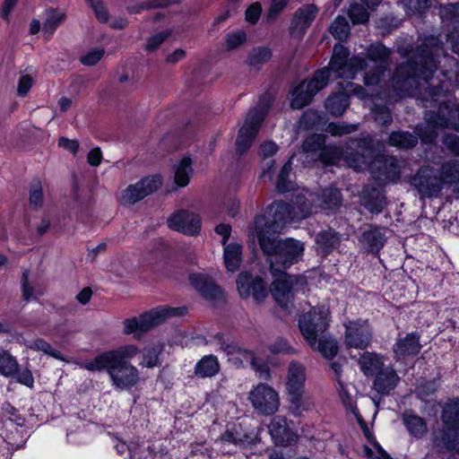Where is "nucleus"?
<instances>
[{
    "label": "nucleus",
    "instance_id": "79ce46f5",
    "mask_svg": "<svg viewBox=\"0 0 459 459\" xmlns=\"http://www.w3.org/2000/svg\"><path fill=\"white\" fill-rule=\"evenodd\" d=\"M272 57V51L267 47H258L253 48L247 56V64L250 67L259 69L267 63Z\"/></svg>",
    "mask_w": 459,
    "mask_h": 459
},
{
    "label": "nucleus",
    "instance_id": "37998d69",
    "mask_svg": "<svg viewBox=\"0 0 459 459\" xmlns=\"http://www.w3.org/2000/svg\"><path fill=\"white\" fill-rule=\"evenodd\" d=\"M18 362L16 359L8 351H0V374L11 377L17 373Z\"/></svg>",
    "mask_w": 459,
    "mask_h": 459
},
{
    "label": "nucleus",
    "instance_id": "4468645a",
    "mask_svg": "<svg viewBox=\"0 0 459 459\" xmlns=\"http://www.w3.org/2000/svg\"><path fill=\"white\" fill-rule=\"evenodd\" d=\"M344 343L347 348L367 349L372 340L373 329L368 320H349L344 323Z\"/></svg>",
    "mask_w": 459,
    "mask_h": 459
},
{
    "label": "nucleus",
    "instance_id": "e433bc0d",
    "mask_svg": "<svg viewBox=\"0 0 459 459\" xmlns=\"http://www.w3.org/2000/svg\"><path fill=\"white\" fill-rule=\"evenodd\" d=\"M388 143L399 149H411L418 143V137L405 131L392 132L388 137Z\"/></svg>",
    "mask_w": 459,
    "mask_h": 459
},
{
    "label": "nucleus",
    "instance_id": "c03bdc74",
    "mask_svg": "<svg viewBox=\"0 0 459 459\" xmlns=\"http://www.w3.org/2000/svg\"><path fill=\"white\" fill-rule=\"evenodd\" d=\"M325 143V136L324 134H315L305 139L301 150L304 153L312 154V159H314V155L317 157V154L324 148Z\"/></svg>",
    "mask_w": 459,
    "mask_h": 459
},
{
    "label": "nucleus",
    "instance_id": "4d7b16f0",
    "mask_svg": "<svg viewBox=\"0 0 459 459\" xmlns=\"http://www.w3.org/2000/svg\"><path fill=\"white\" fill-rule=\"evenodd\" d=\"M440 16L443 20L459 22V3L447 4L441 6Z\"/></svg>",
    "mask_w": 459,
    "mask_h": 459
},
{
    "label": "nucleus",
    "instance_id": "e2e57ef3",
    "mask_svg": "<svg viewBox=\"0 0 459 459\" xmlns=\"http://www.w3.org/2000/svg\"><path fill=\"white\" fill-rule=\"evenodd\" d=\"M85 2L94 10L96 17L100 22H106L108 21V12L101 0H85Z\"/></svg>",
    "mask_w": 459,
    "mask_h": 459
},
{
    "label": "nucleus",
    "instance_id": "f704fd0d",
    "mask_svg": "<svg viewBox=\"0 0 459 459\" xmlns=\"http://www.w3.org/2000/svg\"><path fill=\"white\" fill-rule=\"evenodd\" d=\"M223 256L227 270L236 272L242 262V247L237 243L225 245Z\"/></svg>",
    "mask_w": 459,
    "mask_h": 459
},
{
    "label": "nucleus",
    "instance_id": "6e6d98bb",
    "mask_svg": "<svg viewBox=\"0 0 459 459\" xmlns=\"http://www.w3.org/2000/svg\"><path fill=\"white\" fill-rule=\"evenodd\" d=\"M372 112L376 122L381 126H388L393 121L391 112L385 106L375 105Z\"/></svg>",
    "mask_w": 459,
    "mask_h": 459
},
{
    "label": "nucleus",
    "instance_id": "3c124183",
    "mask_svg": "<svg viewBox=\"0 0 459 459\" xmlns=\"http://www.w3.org/2000/svg\"><path fill=\"white\" fill-rule=\"evenodd\" d=\"M1 413L3 417L15 423L17 426L22 427L24 425V418L20 414L19 411L9 402H4L2 403Z\"/></svg>",
    "mask_w": 459,
    "mask_h": 459
},
{
    "label": "nucleus",
    "instance_id": "1a4fd4ad",
    "mask_svg": "<svg viewBox=\"0 0 459 459\" xmlns=\"http://www.w3.org/2000/svg\"><path fill=\"white\" fill-rule=\"evenodd\" d=\"M270 271L273 277L271 293L281 307L288 308L294 292L306 285V279L302 276L287 274L282 270Z\"/></svg>",
    "mask_w": 459,
    "mask_h": 459
},
{
    "label": "nucleus",
    "instance_id": "5fc2aeb1",
    "mask_svg": "<svg viewBox=\"0 0 459 459\" xmlns=\"http://www.w3.org/2000/svg\"><path fill=\"white\" fill-rule=\"evenodd\" d=\"M29 347L31 350L34 351H40L44 353L55 358V359H61V353L59 351L54 349L50 343L46 342L43 339H37L31 342V344L29 345Z\"/></svg>",
    "mask_w": 459,
    "mask_h": 459
},
{
    "label": "nucleus",
    "instance_id": "774afa93",
    "mask_svg": "<svg viewBox=\"0 0 459 459\" xmlns=\"http://www.w3.org/2000/svg\"><path fill=\"white\" fill-rule=\"evenodd\" d=\"M262 7L259 3L251 4L246 11V20L251 23H255L260 17Z\"/></svg>",
    "mask_w": 459,
    "mask_h": 459
},
{
    "label": "nucleus",
    "instance_id": "4c0bfd02",
    "mask_svg": "<svg viewBox=\"0 0 459 459\" xmlns=\"http://www.w3.org/2000/svg\"><path fill=\"white\" fill-rule=\"evenodd\" d=\"M221 441L235 446H246L251 444L252 437L247 433H244L240 427L233 426L231 429H227L222 434Z\"/></svg>",
    "mask_w": 459,
    "mask_h": 459
},
{
    "label": "nucleus",
    "instance_id": "4be33fe9",
    "mask_svg": "<svg viewBox=\"0 0 459 459\" xmlns=\"http://www.w3.org/2000/svg\"><path fill=\"white\" fill-rule=\"evenodd\" d=\"M421 349L420 334L417 333H407L403 338H398L393 346V351L397 360L408 356L417 355Z\"/></svg>",
    "mask_w": 459,
    "mask_h": 459
},
{
    "label": "nucleus",
    "instance_id": "bf43d9fd",
    "mask_svg": "<svg viewBox=\"0 0 459 459\" xmlns=\"http://www.w3.org/2000/svg\"><path fill=\"white\" fill-rule=\"evenodd\" d=\"M104 49L98 48L90 50L85 55L80 57V61L84 65H96L103 56Z\"/></svg>",
    "mask_w": 459,
    "mask_h": 459
},
{
    "label": "nucleus",
    "instance_id": "0eeeda50",
    "mask_svg": "<svg viewBox=\"0 0 459 459\" xmlns=\"http://www.w3.org/2000/svg\"><path fill=\"white\" fill-rule=\"evenodd\" d=\"M442 427L438 431L439 443L446 450H455L459 446V398L447 400L441 411Z\"/></svg>",
    "mask_w": 459,
    "mask_h": 459
},
{
    "label": "nucleus",
    "instance_id": "8fccbe9b",
    "mask_svg": "<svg viewBox=\"0 0 459 459\" xmlns=\"http://www.w3.org/2000/svg\"><path fill=\"white\" fill-rule=\"evenodd\" d=\"M358 130L357 124H348L345 122H331L326 126V131L333 136H342Z\"/></svg>",
    "mask_w": 459,
    "mask_h": 459
},
{
    "label": "nucleus",
    "instance_id": "9d476101",
    "mask_svg": "<svg viewBox=\"0 0 459 459\" xmlns=\"http://www.w3.org/2000/svg\"><path fill=\"white\" fill-rule=\"evenodd\" d=\"M410 184L421 198L436 197L443 189L437 169L429 165L421 166L411 178Z\"/></svg>",
    "mask_w": 459,
    "mask_h": 459
},
{
    "label": "nucleus",
    "instance_id": "b1692460",
    "mask_svg": "<svg viewBox=\"0 0 459 459\" xmlns=\"http://www.w3.org/2000/svg\"><path fill=\"white\" fill-rule=\"evenodd\" d=\"M385 236L382 230L372 225L364 230L359 238L360 245L368 252H378L385 242Z\"/></svg>",
    "mask_w": 459,
    "mask_h": 459
},
{
    "label": "nucleus",
    "instance_id": "aec40b11",
    "mask_svg": "<svg viewBox=\"0 0 459 459\" xmlns=\"http://www.w3.org/2000/svg\"><path fill=\"white\" fill-rule=\"evenodd\" d=\"M269 433L276 445L289 446L296 441V435L288 427L286 419L275 416L269 426Z\"/></svg>",
    "mask_w": 459,
    "mask_h": 459
},
{
    "label": "nucleus",
    "instance_id": "9b49d317",
    "mask_svg": "<svg viewBox=\"0 0 459 459\" xmlns=\"http://www.w3.org/2000/svg\"><path fill=\"white\" fill-rule=\"evenodd\" d=\"M369 172L380 184L396 183L401 178L402 163L394 156L377 155L370 162Z\"/></svg>",
    "mask_w": 459,
    "mask_h": 459
},
{
    "label": "nucleus",
    "instance_id": "72a5a7b5",
    "mask_svg": "<svg viewBox=\"0 0 459 459\" xmlns=\"http://www.w3.org/2000/svg\"><path fill=\"white\" fill-rule=\"evenodd\" d=\"M350 105L349 95L343 92L335 93L329 96L325 107L326 110L334 117H341Z\"/></svg>",
    "mask_w": 459,
    "mask_h": 459
},
{
    "label": "nucleus",
    "instance_id": "423d86ee",
    "mask_svg": "<svg viewBox=\"0 0 459 459\" xmlns=\"http://www.w3.org/2000/svg\"><path fill=\"white\" fill-rule=\"evenodd\" d=\"M272 102L271 95L265 93L260 97L257 106L248 111L236 140V150L239 154L246 152L252 145Z\"/></svg>",
    "mask_w": 459,
    "mask_h": 459
},
{
    "label": "nucleus",
    "instance_id": "2f4dec72",
    "mask_svg": "<svg viewBox=\"0 0 459 459\" xmlns=\"http://www.w3.org/2000/svg\"><path fill=\"white\" fill-rule=\"evenodd\" d=\"M359 364L361 371L367 377L374 376L383 369V357L374 352H364L359 359Z\"/></svg>",
    "mask_w": 459,
    "mask_h": 459
},
{
    "label": "nucleus",
    "instance_id": "39448f33",
    "mask_svg": "<svg viewBox=\"0 0 459 459\" xmlns=\"http://www.w3.org/2000/svg\"><path fill=\"white\" fill-rule=\"evenodd\" d=\"M187 312V307L184 306L177 307L160 306L142 314L138 317L125 320L124 333L126 334H134L135 337H140L152 327L165 322L168 318L185 316Z\"/></svg>",
    "mask_w": 459,
    "mask_h": 459
},
{
    "label": "nucleus",
    "instance_id": "a18cd8bd",
    "mask_svg": "<svg viewBox=\"0 0 459 459\" xmlns=\"http://www.w3.org/2000/svg\"><path fill=\"white\" fill-rule=\"evenodd\" d=\"M329 31L333 37L340 41L345 40L351 31L350 24L343 16H337L329 27Z\"/></svg>",
    "mask_w": 459,
    "mask_h": 459
},
{
    "label": "nucleus",
    "instance_id": "5701e85b",
    "mask_svg": "<svg viewBox=\"0 0 459 459\" xmlns=\"http://www.w3.org/2000/svg\"><path fill=\"white\" fill-rule=\"evenodd\" d=\"M139 353V349L134 344L124 345L114 350L102 352L93 359L99 362L130 363L128 360Z\"/></svg>",
    "mask_w": 459,
    "mask_h": 459
},
{
    "label": "nucleus",
    "instance_id": "412c9836",
    "mask_svg": "<svg viewBox=\"0 0 459 459\" xmlns=\"http://www.w3.org/2000/svg\"><path fill=\"white\" fill-rule=\"evenodd\" d=\"M189 281L205 299L216 301L221 298V290L207 275L192 273L189 276Z\"/></svg>",
    "mask_w": 459,
    "mask_h": 459
},
{
    "label": "nucleus",
    "instance_id": "2eb2a0df",
    "mask_svg": "<svg viewBox=\"0 0 459 459\" xmlns=\"http://www.w3.org/2000/svg\"><path fill=\"white\" fill-rule=\"evenodd\" d=\"M354 150L347 152L344 155V161L348 167L362 171L369 169L371 160L374 159V148L370 139H356L351 142Z\"/></svg>",
    "mask_w": 459,
    "mask_h": 459
},
{
    "label": "nucleus",
    "instance_id": "c756f323",
    "mask_svg": "<svg viewBox=\"0 0 459 459\" xmlns=\"http://www.w3.org/2000/svg\"><path fill=\"white\" fill-rule=\"evenodd\" d=\"M164 350V344L160 342L145 346L141 351L139 365L143 368H155L161 365L160 356Z\"/></svg>",
    "mask_w": 459,
    "mask_h": 459
},
{
    "label": "nucleus",
    "instance_id": "473e14b6",
    "mask_svg": "<svg viewBox=\"0 0 459 459\" xmlns=\"http://www.w3.org/2000/svg\"><path fill=\"white\" fill-rule=\"evenodd\" d=\"M437 171L443 186L446 184L455 185L459 181V160H449L443 162Z\"/></svg>",
    "mask_w": 459,
    "mask_h": 459
},
{
    "label": "nucleus",
    "instance_id": "052dcab7",
    "mask_svg": "<svg viewBox=\"0 0 459 459\" xmlns=\"http://www.w3.org/2000/svg\"><path fill=\"white\" fill-rule=\"evenodd\" d=\"M363 205L367 210L372 213H379L385 206V202L383 196L377 195L374 199H364Z\"/></svg>",
    "mask_w": 459,
    "mask_h": 459
},
{
    "label": "nucleus",
    "instance_id": "de8ad7c7",
    "mask_svg": "<svg viewBox=\"0 0 459 459\" xmlns=\"http://www.w3.org/2000/svg\"><path fill=\"white\" fill-rule=\"evenodd\" d=\"M65 13L60 11L49 10L47 13V19L43 24L42 30L44 33L51 36L56 28L64 22Z\"/></svg>",
    "mask_w": 459,
    "mask_h": 459
},
{
    "label": "nucleus",
    "instance_id": "a211bd4d",
    "mask_svg": "<svg viewBox=\"0 0 459 459\" xmlns=\"http://www.w3.org/2000/svg\"><path fill=\"white\" fill-rule=\"evenodd\" d=\"M168 226L173 230L193 236L200 231L201 221L197 214L181 210L168 218Z\"/></svg>",
    "mask_w": 459,
    "mask_h": 459
},
{
    "label": "nucleus",
    "instance_id": "7ed1b4c3",
    "mask_svg": "<svg viewBox=\"0 0 459 459\" xmlns=\"http://www.w3.org/2000/svg\"><path fill=\"white\" fill-rule=\"evenodd\" d=\"M312 212L311 201L304 194H297L291 204L274 202L265 214L254 220V230L264 254L267 256L270 270L288 268L299 263L304 254V245L293 238L277 239L287 223L307 218Z\"/></svg>",
    "mask_w": 459,
    "mask_h": 459
},
{
    "label": "nucleus",
    "instance_id": "680f3d73",
    "mask_svg": "<svg viewBox=\"0 0 459 459\" xmlns=\"http://www.w3.org/2000/svg\"><path fill=\"white\" fill-rule=\"evenodd\" d=\"M443 144L455 156H459V135L446 134L443 137Z\"/></svg>",
    "mask_w": 459,
    "mask_h": 459
},
{
    "label": "nucleus",
    "instance_id": "f03ea898",
    "mask_svg": "<svg viewBox=\"0 0 459 459\" xmlns=\"http://www.w3.org/2000/svg\"><path fill=\"white\" fill-rule=\"evenodd\" d=\"M349 56L346 47L335 44L329 68L316 71L309 81H303L291 88V108L300 109L308 105L314 96L327 85L331 73L337 78L354 79L359 72L364 71V83L373 86L379 84L389 70L391 50L381 43L367 48L365 57L354 56L349 58Z\"/></svg>",
    "mask_w": 459,
    "mask_h": 459
},
{
    "label": "nucleus",
    "instance_id": "603ef678",
    "mask_svg": "<svg viewBox=\"0 0 459 459\" xmlns=\"http://www.w3.org/2000/svg\"><path fill=\"white\" fill-rule=\"evenodd\" d=\"M247 40V34L244 30H238L229 32L225 36V43L227 50H234L242 46Z\"/></svg>",
    "mask_w": 459,
    "mask_h": 459
},
{
    "label": "nucleus",
    "instance_id": "ea45409f",
    "mask_svg": "<svg viewBox=\"0 0 459 459\" xmlns=\"http://www.w3.org/2000/svg\"><path fill=\"white\" fill-rule=\"evenodd\" d=\"M191 164V160L188 157H185L175 167L174 181L178 186L184 187L188 185L193 172Z\"/></svg>",
    "mask_w": 459,
    "mask_h": 459
},
{
    "label": "nucleus",
    "instance_id": "f8f14e48",
    "mask_svg": "<svg viewBox=\"0 0 459 459\" xmlns=\"http://www.w3.org/2000/svg\"><path fill=\"white\" fill-rule=\"evenodd\" d=\"M305 381V367L297 361L290 362L288 369L286 388L290 398V409L295 416L300 414Z\"/></svg>",
    "mask_w": 459,
    "mask_h": 459
},
{
    "label": "nucleus",
    "instance_id": "ddd939ff",
    "mask_svg": "<svg viewBox=\"0 0 459 459\" xmlns=\"http://www.w3.org/2000/svg\"><path fill=\"white\" fill-rule=\"evenodd\" d=\"M253 408L264 415L274 414L280 406L278 393L267 384L260 383L248 394Z\"/></svg>",
    "mask_w": 459,
    "mask_h": 459
},
{
    "label": "nucleus",
    "instance_id": "f3484780",
    "mask_svg": "<svg viewBox=\"0 0 459 459\" xmlns=\"http://www.w3.org/2000/svg\"><path fill=\"white\" fill-rule=\"evenodd\" d=\"M237 287L243 299L253 298L260 303L267 296L266 286L263 279L259 276L254 277L247 272H243L238 276Z\"/></svg>",
    "mask_w": 459,
    "mask_h": 459
},
{
    "label": "nucleus",
    "instance_id": "7c9ffc66",
    "mask_svg": "<svg viewBox=\"0 0 459 459\" xmlns=\"http://www.w3.org/2000/svg\"><path fill=\"white\" fill-rule=\"evenodd\" d=\"M218 358L212 354L204 356L195 366L194 373L197 377H212L220 372Z\"/></svg>",
    "mask_w": 459,
    "mask_h": 459
},
{
    "label": "nucleus",
    "instance_id": "cd10ccee",
    "mask_svg": "<svg viewBox=\"0 0 459 459\" xmlns=\"http://www.w3.org/2000/svg\"><path fill=\"white\" fill-rule=\"evenodd\" d=\"M310 200L316 202L319 207L325 210H333L342 204V195L339 189L328 187L318 195L309 194Z\"/></svg>",
    "mask_w": 459,
    "mask_h": 459
},
{
    "label": "nucleus",
    "instance_id": "58836bf2",
    "mask_svg": "<svg viewBox=\"0 0 459 459\" xmlns=\"http://www.w3.org/2000/svg\"><path fill=\"white\" fill-rule=\"evenodd\" d=\"M320 354L326 359H333L338 351V344L336 340L330 334H324L317 337L316 347Z\"/></svg>",
    "mask_w": 459,
    "mask_h": 459
},
{
    "label": "nucleus",
    "instance_id": "20e7f679",
    "mask_svg": "<svg viewBox=\"0 0 459 459\" xmlns=\"http://www.w3.org/2000/svg\"><path fill=\"white\" fill-rule=\"evenodd\" d=\"M82 368L93 372L106 371L112 386L120 391L131 390L141 380L139 369L132 363H101L99 360L91 359L84 362Z\"/></svg>",
    "mask_w": 459,
    "mask_h": 459
},
{
    "label": "nucleus",
    "instance_id": "0e129e2a",
    "mask_svg": "<svg viewBox=\"0 0 459 459\" xmlns=\"http://www.w3.org/2000/svg\"><path fill=\"white\" fill-rule=\"evenodd\" d=\"M169 35L170 31L166 30L159 32L154 36L151 37L146 43V49L149 51H153L157 49L161 45V43L169 37Z\"/></svg>",
    "mask_w": 459,
    "mask_h": 459
},
{
    "label": "nucleus",
    "instance_id": "49530a36",
    "mask_svg": "<svg viewBox=\"0 0 459 459\" xmlns=\"http://www.w3.org/2000/svg\"><path fill=\"white\" fill-rule=\"evenodd\" d=\"M44 201L43 189L40 180L35 179L31 182L29 189V204L34 210L42 207Z\"/></svg>",
    "mask_w": 459,
    "mask_h": 459
},
{
    "label": "nucleus",
    "instance_id": "dca6fc26",
    "mask_svg": "<svg viewBox=\"0 0 459 459\" xmlns=\"http://www.w3.org/2000/svg\"><path fill=\"white\" fill-rule=\"evenodd\" d=\"M162 185L161 177L153 175L146 177L136 184L129 185L121 195V203L124 204H134L143 200L145 196L152 194Z\"/></svg>",
    "mask_w": 459,
    "mask_h": 459
},
{
    "label": "nucleus",
    "instance_id": "c9c22d12",
    "mask_svg": "<svg viewBox=\"0 0 459 459\" xmlns=\"http://www.w3.org/2000/svg\"><path fill=\"white\" fill-rule=\"evenodd\" d=\"M369 0H351L348 10L349 17L353 24H362L368 21Z\"/></svg>",
    "mask_w": 459,
    "mask_h": 459
},
{
    "label": "nucleus",
    "instance_id": "864d4df0",
    "mask_svg": "<svg viewBox=\"0 0 459 459\" xmlns=\"http://www.w3.org/2000/svg\"><path fill=\"white\" fill-rule=\"evenodd\" d=\"M430 0H402L408 13H421L430 6Z\"/></svg>",
    "mask_w": 459,
    "mask_h": 459
},
{
    "label": "nucleus",
    "instance_id": "6ab92c4d",
    "mask_svg": "<svg viewBox=\"0 0 459 459\" xmlns=\"http://www.w3.org/2000/svg\"><path fill=\"white\" fill-rule=\"evenodd\" d=\"M317 12L318 9L315 4H305L299 8L290 23V35L301 39L315 20Z\"/></svg>",
    "mask_w": 459,
    "mask_h": 459
},
{
    "label": "nucleus",
    "instance_id": "09e8293b",
    "mask_svg": "<svg viewBox=\"0 0 459 459\" xmlns=\"http://www.w3.org/2000/svg\"><path fill=\"white\" fill-rule=\"evenodd\" d=\"M425 123V125H418L416 126L414 131L415 135L418 137V140L420 139L423 143H432L437 136V129L440 127L434 126L426 121Z\"/></svg>",
    "mask_w": 459,
    "mask_h": 459
},
{
    "label": "nucleus",
    "instance_id": "a878e982",
    "mask_svg": "<svg viewBox=\"0 0 459 459\" xmlns=\"http://www.w3.org/2000/svg\"><path fill=\"white\" fill-rule=\"evenodd\" d=\"M341 240L342 235L332 229L322 230L316 237L318 251L325 256L338 248Z\"/></svg>",
    "mask_w": 459,
    "mask_h": 459
},
{
    "label": "nucleus",
    "instance_id": "69168bd1",
    "mask_svg": "<svg viewBox=\"0 0 459 459\" xmlns=\"http://www.w3.org/2000/svg\"><path fill=\"white\" fill-rule=\"evenodd\" d=\"M13 377H16L18 383L24 385L30 388L34 385V377L31 371L29 368L20 369L18 368L17 373Z\"/></svg>",
    "mask_w": 459,
    "mask_h": 459
},
{
    "label": "nucleus",
    "instance_id": "bb28decb",
    "mask_svg": "<svg viewBox=\"0 0 459 459\" xmlns=\"http://www.w3.org/2000/svg\"><path fill=\"white\" fill-rule=\"evenodd\" d=\"M400 377L394 368H385L376 374L374 380V388L382 394H388L397 385Z\"/></svg>",
    "mask_w": 459,
    "mask_h": 459
},
{
    "label": "nucleus",
    "instance_id": "f257e3e1",
    "mask_svg": "<svg viewBox=\"0 0 459 459\" xmlns=\"http://www.w3.org/2000/svg\"><path fill=\"white\" fill-rule=\"evenodd\" d=\"M396 50L409 59L396 66L391 78V89L384 99L393 103L412 96L423 108L437 106V111H425V121L442 129L459 131V105L455 101L442 100V87L431 86L429 82L437 67L436 58L443 52L440 39L433 35L419 38L415 48L409 42L400 41Z\"/></svg>",
    "mask_w": 459,
    "mask_h": 459
},
{
    "label": "nucleus",
    "instance_id": "c85d7f7f",
    "mask_svg": "<svg viewBox=\"0 0 459 459\" xmlns=\"http://www.w3.org/2000/svg\"><path fill=\"white\" fill-rule=\"evenodd\" d=\"M403 423L409 434L417 438H422L428 431L426 420L419 415L405 411L402 417Z\"/></svg>",
    "mask_w": 459,
    "mask_h": 459
},
{
    "label": "nucleus",
    "instance_id": "13d9d810",
    "mask_svg": "<svg viewBox=\"0 0 459 459\" xmlns=\"http://www.w3.org/2000/svg\"><path fill=\"white\" fill-rule=\"evenodd\" d=\"M321 121L320 114L312 109L305 111L300 118V124L307 129L316 127Z\"/></svg>",
    "mask_w": 459,
    "mask_h": 459
},
{
    "label": "nucleus",
    "instance_id": "a19ab883",
    "mask_svg": "<svg viewBox=\"0 0 459 459\" xmlns=\"http://www.w3.org/2000/svg\"><path fill=\"white\" fill-rule=\"evenodd\" d=\"M342 156L344 157L343 149L336 145H324V148L317 154V159L326 165H337Z\"/></svg>",
    "mask_w": 459,
    "mask_h": 459
},
{
    "label": "nucleus",
    "instance_id": "393cba45",
    "mask_svg": "<svg viewBox=\"0 0 459 459\" xmlns=\"http://www.w3.org/2000/svg\"><path fill=\"white\" fill-rule=\"evenodd\" d=\"M215 339L219 346L218 350L224 351L228 355H237L236 359H239L241 363L245 361L253 364L255 356L251 351L243 349L233 342H228L222 333H217Z\"/></svg>",
    "mask_w": 459,
    "mask_h": 459
},
{
    "label": "nucleus",
    "instance_id": "6e6552de",
    "mask_svg": "<svg viewBox=\"0 0 459 459\" xmlns=\"http://www.w3.org/2000/svg\"><path fill=\"white\" fill-rule=\"evenodd\" d=\"M330 322L329 308L315 307L299 321L300 332L311 348L316 347L317 337L325 334Z\"/></svg>",
    "mask_w": 459,
    "mask_h": 459
},
{
    "label": "nucleus",
    "instance_id": "338daca9",
    "mask_svg": "<svg viewBox=\"0 0 459 459\" xmlns=\"http://www.w3.org/2000/svg\"><path fill=\"white\" fill-rule=\"evenodd\" d=\"M269 349L273 353H292L294 351V350L289 345L288 342L283 338H278L275 340V342L270 345Z\"/></svg>",
    "mask_w": 459,
    "mask_h": 459
}]
</instances>
